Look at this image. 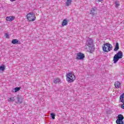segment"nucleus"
I'll use <instances>...</instances> for the list:
<instances>
[{"instance_id": "obj_1", "label": "nucleus", "mask_w": 124, "mask_h": 124, "mask_svg": "<svg viewBox=\"0 0 124 124\" xmlns=\"http://www.w3.org/2000/svg\"><path fill=\"white\" fill-rule=\"evenodd\" d=\"M66 80L68 83H73L76 79V76L72 73H69L66 75Z\"/></svg>"}, {"instance_id": "obj_2", "label": "nucleus", "mask_w": 124, "mask_h": 124, "mask_svg": "<svg viewBox=\"0 0 124 124\" xmlns=\"http://www.w3.org/2000/svg\"><path fill=\"white\" fill-rule=\"evenodd\" d=\"M86 45L87 47H88L89 50L90 52H93V50L94 49V46H93V42L92 38H88L86 41Z\"/></svg>"}, {"instance_id": "obj_3", "label": "nucleus", "mask_w": 124, "mask_h": 124, "mask_svg": "<svg viewBox=\"0 0 124 124\" xmlns=\"http://www.w3.org/2000/svg\"><path fill=\"white\" fill-rule=\"evenodd\" d=\"M123 52L119 51L113 57V63H117L120 59H123Z\"/></svg>"}, {"instance_id": "obj_4", "label": "nucleus", "mask_w": 124, "mask_h": 124, "mask_svg": "<svg viewBox=\"0 0 124 124\" xmlns=\"http://www.w3.org/2000/svg\"><path fill=\"white\" fill-rule=\"evenodd\" d=\"M102 48L104 52L108 53V52H110V51L112 50L113 46H112V45H111L110 44L106 43L104 44Z\"/></svg>"}, {"instance_id": "obj_5", "label": "nucleus", "mask_w": 124, "mask_h": 124, "mask_svg": "<svg viewBox=\"0 0 124 124\" xmlns=\"http://www.w3.org/2000/svg\"><path fill=\"white\" fill-rule=\"evenodd\" d=\"M27 18L29 22H33L36 19L35 15L32 13H30L27 14Z\"/></svg>"}, {"instance_id": "obj_6", "label": "nucleus", "mask_w": 124, "mask_h": 124, "mask_svg": "<svg viewBox=\"0 0 124 124\" xmlns=\"http://www.w3.org/2000/svg\"><path fill=\"white\" fill-rule=\"evenodd\" d=\"M85 58V55L81 52L77 54V60H83Z\"/></svg>"}, {"instance_id": "obj_7", "label": "nucleus", "mask_w": 124, "mask_h": 124, "mask_svg": "<svg viewBox=\"0 0 124 124\" xmlns=\"http://www.w3.org/2000/svg\"><path fill=\"white\" fill-rule=\"evenodd\" d=\"M96 11H97V8L93 7L91 10L90 14H92V15H95V14H96Z\"/></svg>"}, {"instance_id": "obj_8", "label": "nucleus", "mask_w": 124, "mask_h": 124, "mask_svg": "<svg viewBox=\"0 0 124 124\" xmlns=\"http://www.w3.org/2000/svg\"><path fill=\"white\" fill-rule=\"evenodd\" d=\"M122 86V83L119 81H116L114 83V86L116 89H120Z\"/></svg>"}, {"instance_id": "obj_9", "label": "nucleus", "mask_w": 124, "mask_h": 124, "mask_svg": "<svg viewBox=\"0 0 124 124\" xmlns=\"http://www.w3.org/2000/svg\"><path fill=\"white\" fill-rule=\"evenodd\" d=\"M53 82L54 84H61L62 83V79L59 78H54Z\"/></svg>"}, {"instance_id": "obj_10", "label": "nucleus", "mask_w": 124, "mask_h": 124, "mask_svg": "<svg viewBox=\"0 0 124 124\" xmlns=\"http://www.w3.org/2000/svg\"><path fill=\"white\" fill-rule=\"evenodd\" d=\"M119 49H120V46L119 45V43H116L113 51L114 52H117V51H118Z\"/></svg>"}, {"instance_id": "obj_11", "label": "nucleus", "mask_w": 124, "mask_h": 124, "mask_svg": "<svg viewBox=\"0 0 124 124\" xmlns=\"http://www.w3.org/2000/svg\"><path fill=\"white\" fill-rule=\"evenodd\" d=\"M67 24H68V20L64 19L62 22V27H64V26H67Z\"/></svg>"}, {"instance_id": "obj_12", "label": "nucleus", "mask_w": 124, "mask_h": 124, "mask_svg": "<svg viewBox=\"0 0 124 124\" xmlns=\"http://www.w3.org/2000/svg\"><path fill=\"white\" fill-rule=\"evenodd\" d=\"M120 102L124 103V93L122 94L120 96Z\"/></svg>"}, {"instance_id": "obj_13", "label": "nucleus", "mask_w": 124, "mask_h": 124, "mask_svg": "<svg viewBox=\"0 0 124 124\" xmlns=\"http://www.w3.org/2000/svg\"><path fill=\"white\" fill-rule=\"evenodd\" d=\"M116 123L117 124H124V120L117 119L116 121Z\"/></svg>"}, {"instance_id": "obj_14", "label": "nucleus", "mask_w": 124, "mask_h": 124, "mask_svg": "<svg viewBox=\"0 0 124 124\" xmlns=\"http://www.w3.org/2000/svg\"><path fill=\"white\" fill-rule=\"evenodd\" d=\"M71 2H72V0H67L65 2L66 6H69L71 4Z\"/></svg>"}, {"instance_id": "obj_15", "label": "nucleus", "mask_w": 124, "mask_h": 124, "mask_svg": "<svg viewBox=\"0 0 124 124\" xmlns=\"http://www.w3.org/2000/svg\"><path fill=\"white\" fill-rule=\"evenodd\" d=\"M124 116L122 114H119L117 116V120H121L124 121Z\"/></svg>"}, {"instance_id": "obj_16", "label": "nucleus", "mask_w": 124, "mask_h": 124, "mask_svg": "<svg viewBox=\"0 0 124 124\" xmlns=\"http://www.w3.org/2000/svg\"><path fill=\"white\" fill-rule=\"evenodd\" d=\"M6 19L7 21H9L10 22H12V21L14 20V18L12 16H7Z\"/></svg>"}, {"instance_id": "obj_17", "label": "nucleus", "mask_w": 124, "mask_h": 124, "mask_svg": "<svg viewBox=\"0 0 124 124\" xmlns=\"http://www.w3.org/2000/svg\"><path fill=\"white\" fill-rule=\"evenodd\" d=\"M12 43L13 44H18V43H19V40H17V39H13L12 41Z\"/></svg>"}, {"instance_id": "obj_18", "label": "nucleus", "mask_w": 124, "mask_h": 124, "mask_svg": "<svg viewBox=\"0 0 124 124\" xmlns=\"http://www.w3.org/2000/svg\"><path fill=\"white\" fill-rule=\"evenodd\" d=\"M19 91H20V88L16 87L13 89V93H17V92H19Z\"/></svg>"}, {"instance_id": "obj_19", "label": "nucleus", "mask_w": 124, "mask_h": 124, "mask_svg": "<svg viewBox=\"0 0 124 124\" xmlns=\"http://www.w3.org/2000/svg\"><path fill=\"white\" fill-rule=\"evenodd\" d=\"M114 4L115 7L118 8V7H119V6L120 5V2H119V1H115V2H114Z\"/></svg>"}, {"instance_id": "obj_20", "label": "nucleus", "mask_w": 124, "mask_h": 124, "mask_svg": "<svg viewBox=\"0 0 124 124\" xmlns=\"http://www.w3.org/2000/svg\"><path fill=\"white\" fill-rule=\"evenodd\" d=\"M8 100L9 102H13V101H15V98L14 97H11V98H9Z\"/></svg>"}, {"instance_id": "obj_21", "label": "nucleus", "mask_w": 124, "mask_h": 124, "mask_svg": "<svg viewBox=\"0 0 124 124\" xmlns=\"http://www.w3.org/2000/svg\"><path fill=\"white\" fill-rule=\"evenodd\" d=\"M17 101L18 103H22L23 102V98H21L20 97H17Z\"/></svg>"}, {"instance_id": "obj_22", "label": "nucleus", "mask_w": 124, "mask_h": 124, "mask_svg": "<svg viewBox=\"0 0 124 124\" xmlns=\"http://www.w3.org/2000/svg\"><path fill=\"white\" fill-rule=\"evenodd\" d=\"M4 69H5V67L4 66V65H2L0 67V70H1V71H3V70H4Z\"/></svg>"}, {"instance_id": "obj_23", "label": "nucleus", "mask_w": 124, "mask_h": 124, "mask_svg": "<svg viewBox=\"0 0 124 124\" xmlns=\"http://www.w3.org/2000/svg\"><path fill=\"white\" fill-rule=\"evenodd\" d=\"M50 116L52 120H55V117L56 116V115H55L54 113H50Z\"/></svg>"}, {"instance_id": "obj_24", "label": "nucleus", "mask_w": 124, "mask_h": 124, "mask_svg": "<svg viewBox=\"0 0 124 124\" xmlns=\"http://www.w3.org/2000/svg\"><path fill=\"white\" fill-rule=\"evenodd\" d=\"M5 37L6 38H9V35H8V33L5 34Z\"/></svg>"}, {"instance_id": "obj_25", "label": "nucleus", "mask_w": 124, "mask_h": 124, "mask_svg": "<svg viewBox=\"0 0 124 124\" xmlns=\"http://www.w3.org/2000/svg\"><path fill=\"white\" fill-rule=\"evenodd\" d=\"M124 104H123L121 106V108H122V109H124V103H123Z\"/></svg>"}, {"instance_id": "obj_26", "label": "nucleus", "mask_w": 124, "mask_h": 124, "mask_svg": "<svg viewBox=\"0 0 124 124\" xmlns=\"http://www.w3.org/2000/svg\"><path fill=\"white\" fill-rule=\"evenodd\" d=\"M96 1H99V2H101V1H102V0H95Z\"/></svg>"}, {"instance_id": "obj_27", "label": "nucleus", "mask_w": 124, "mask_h": 124, "mask_svg": "<svg viewBox=\"0 0 124 124\" xmlns=\"http://www.w3.org/2000/svg\"><path fill=\"white\" fill-rule=\"evenodd\" d=\"M10 1H16V0H10Z\"/></svg>"}]
</instances>
